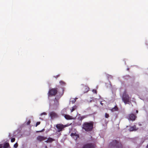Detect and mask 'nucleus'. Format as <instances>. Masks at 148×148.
<instances>
[{
  "label": "nucleus",
  "mask_w": 148,
  "mask_h": 148,
  "mask_svg": "<svg viewBox=\"0 0 148 148\" xmlns=\"http://www.w3.org/2000/svg\"><path fill=\"white\" fill-rule=\"evenodd\" d=\"M93 125V123L92 122H86L83 124L82 128L86 131L90 132L92 130Z\"/></svg>",
  "instance_id": "f257e3e1"
},
{
  "label": "nucleus",
  "mask_w": 148,
  "mask_h": 148,
  "mask_svg": "<svg viewBox=\"0 0 148 148\" xmlns=\"http://www.w3.org/2000/svg\"><path fill=\"white\" fill-rule=\"evenodd\" d=\"M59 103L58 100L55 98L54 100L50 101L49 107L52 110H56L58 107Z\"/></svg>",
  "instance_id": "f03ea898"
},
{
  "label": "nucleus",
  "mask_w": 148,
  "mask_h": 148,
  "mask_svg": "<svg viewBox=\"0 0 148 148\" xmlns=\"http://www.w3.org/2000/svg\"><path fill=\"white\" fill-rule=\"evenodd\" d=\"M122 99V101L125 104H129L130 102L131 97H129L126 90L124 91Z\"/></svg>",
  "instance_id": "7ed1b4c3"
},
{
  "label": "nucleus",
  "mask_w": 148,
  "mask_h": 148,
  "mask_svg": "<svg viewBox=\"0 0 148 148\" xmlns=\"http://www.w3.org/2000/svg\"><path fill=\"white\" fill-rule=\"evenodd\" d=\"M109 146V147L111 148H119L121 146V144L120 143L115 140H113L110 143Z\"/></svg>",
  "instance_id": "20e7f679"
},
{
  "label": "nucleus",
  "mask_w": 148,
  "mask_h": 148,
  "mask_svg": "<svg viewBox=\"0 0 148 148\" xmlns=\"http://www.w3.org/2000/svg\"><path fill=\"white\" fill-rule=\"evenodd\" d=\"M57 92V90L56 88H52L49 90L48 93V97L49 98L50 96L55 95Z\"/></svg>",
  "instance_id": "39448f33"
},
{
  "label": "nucleus",
  "mask_w": 148,
  "mask_h": 148,
  "mask_svg": "<svg viewBox=\"0 0 148 148\" xmlns=\"http://www.w3.org/2000/svg\"><path fill=\"white\" fill-rule=\"evenodd\" d=\"M48 115L51 119H53L58 117L57 114L53 111L50 112L49 113Z\"/></svg>",
  "instance_id": "423d86ee"
},
{
  "label": "nucleus",
  "mask_w": 148,
  "mask_h": 148,
  "mask_svg": "<svg viewBox=\"0 0 148 148\" xmlns=\"http://www.w3.org/2000/svg\"><path fill=\"white\" fill-rule=\"evenodd\" d=\"M95 147V145L94 144L89 143L85 144L83 148H94Z\"/></svg>",
  "instance_id": "0eeeda50"
},
{
  "label": "nucleus",
  "mask_w": 148,
  "mask_h": 148,
  "mask_svg": "<svg viewBox=\"0 0 148 148\" xmlns=\"http://www.w3.org/2000/svg\"><path fill=\"white\" fill-rule=\"evenodd\" d=\"M66 126H67L66 125L64 126L62 124H58L56 125V127L58 131V132H60L62 131L64 127Z\"/></svg>",
  "instance_id": "6e6552de"
},
{
  "label": "nucleus",
  "mask_w": 148,
  "mask_h": 148,
  "mask_svg": "<svg viewBox=\"0 0 148 148\" xmlns=\"http://www.w3.org/2000/svg\"><path fill=\"white\" fill-rule=\"evenodd\" d=\"M136 117V116L134 114H131L129 115L128 119L129 121L130 120L133 121L135 120Z\"/></svg>",
  "instance_id": "1a4fd4ad"
},
{
  "label": "nucleus",
  "mask_w": 148,
  "mask_h": 148,
  "mask_svg": "<svg viewBox=\"0 0 148 148\" xmlns=\"http://www.w3.org/2000/svg\"><path fill=\"white\" fill-rule=\"evenodd\" d=\"M47 113L45 112H43L41 113L40 115V117H39V119L42 120H43L45 118V116L47 115Z\"/></svg>",
  "instance_id": "9d476101"
},
{
  "label": "nucleus",
  "mask_w": 148,
  "mask_h": 148,
  "mask_svg": "<svg viewBox=\"0 0 148 148\" xmlns=\"http://www.w3.org/2000/svg\"><path fill=\"white\" fill-rule=\"evenodd\" d=\"M71 135L75 140H77V138L79 137L78 135L76 134V133H72L71 134Z\"/></svg>",
  "instance_id": "9b49d317"
},
{
  "label": "nucleus",
  "mask_w": 148,
  "mask_h": 148,
  "mask_svg": "<svg viewBox=\"0 0 148 148\" xmlns=\"http://www.w3.org/2000/svg\"><path fill=\"white\" fill-rule=\"evenodd\" d=\"M45 139H46V138L41 136H39L37 138V140L39 141H43L45 140Z\"/></svg>",
  "instance_id": "f8f14e48"
},
{
  "label": "nucleus",
  "mask_w": 148,
  "mask_h": 148,
  "mask_svg": "<svg viewBox=\"0 0 148 148\" xmlns=\"http://www.w3.org/2000/svg\"><path fill=\"white\" fill-rule=\"evenodd\" d=\"M82 123V121L78 119L75 120V125H80Z\"/></svg>",
  "instance_id": "ddd939ff"
},
{
  "label": "nucleus",
  "mask_w": 148,
  "mask_h": 148,
  "mask_svg": "<svg viewBox=\"0 0 148 148\" xmlns=\"http://www.w3.org/2000/svg\"><path fill=\"white\" fill-rule=\"evenodd\" d=\"M64 116L65 119L67 120H71L73 119V118L72 116L69 115H64Z\"/></svg>",
  "instance_id": "4468645a"
},
{
  "label": "nucleus",
  "mask_w": 148,
  "mask_h": 148,
  "mask_svg": "<svg viewBox=\"0 0 148 148\" xmlns=\"http://www.w3.org/2000/svg\"><path fill=\"white\" fill-rule=\"evenodd\" d=\"M9 146V144L8 143H5L3 145L2 144H0V148H7Z\"/></svg>",
  "instance_id": "2eb2a0df"
},
{
  "label": "nucleus",
  "mask_w": 148,
  "mask_h": 148,
  "mask_svg": "<svg viewBox=\"0 0 148 148\" xmlns=\"http://www.w3.org/2000/svg\"><path fill=\"white\" fill-rule=\"evenodd\" d=\"M138 129V128H136V126L135 125H134L133 126L130 127L129 129V130L130 131H136Z\"/></svg>",
  "instance_id": "dca6fc26"
},
{
  "label": "nucleus",
  "mask_w": 148,
  "mask_h": 148,
  "mask_svg": "<svg viewBox=\"0 0 148 148\" xmlns=\"http://www.w3.org/2000/svg\"><path fill=\"white\" fill-rule=\"evenodd\" d=\"M67 108H64L61 111V113L63 116H64V115H66L65 114L67 113Z\"/></svg>",
  "instance_id": "f3484780"
},
{
  "label": "nucleus",
  "mask_w": 148,
  "mask_h": 148,
  "mask_svg": "<svg viewBox=\"0 0 148 148\" xmlns=\"http://www.w3.org/2000/svg\"><path fill=\"white\" fill-rule=\"evenodd\" d=\"M77 106H74L72 107V108L71 109V112H72L73 111L75 110L76 109Z\"/></svg>",
  "instance_id": "a211bd4d"
},
{
  "label": "nucleus",
  "mask_w": 148,
  "mask_h": 148,
  "mask_svg": "<svg viewBox=\"0 0 148 148\" xmlns=\"http://www.w3.org/2000/svg\"><path fill=\"white\" fill-rule=\"evenodd\" d=\"M55 140L49 137L48 138V142L49 143H51L53 141H55Z\"/></svg>",
  "instance_id": "6ab92c4d"
},
{
  "label": "nucleus",
  "mask_w": 148,
  "mask_h": 148,
  "mask_svg": "<svg viewBox=\"0 0 148 148\" xmlns=\"http://www.w3.org/2000/svg\"><path fill=\"white\" fill-rule=\"evenodd\" d=\"M75 102V99L73 98H71L70 101V103L71 102L72 103H74Z\"/></svg>",
  "instance_id": "aec40b11"
},
{
  "label": "nucleus",
  "mask_w": 148,
  "mask_h": 148,
  "mask_svg": "<svg viewBox=\"0 0 148 148\" xmlns=\"http://www.w3.org/2000/svg\"><path fill=\"white\" fill-rule=\"evenodd\" d=\"M59 83L61 85H62V86H65L66 84L62 80L60 81L59 82Z\"/></svg>",
  "instance_id": "412c9836"
},
{
  "label": "nucleus",
  "mask_w": 148,
  "mask_h": 148,
  "mask_svg": "<svg viewBox=\"0 0 148 148\" xmlns=\"http://www.w3.org/2000/svg\"><path fill=\"white\" fill-rule=\"evenodd\" d=\"M118 110V108L116 106H115V107L114 108H112V109L111 110L112 111L114 112V111H117Z\"/></svg>",
  "instance_id": "4be33fe9"
},
{
  "label": "nucleus",
  "mask_w": 148,
  "mask_h": 148,
  "mask_svg": "<svg viewBox=\"0 0 148 148\" xmlns=\"http://www.w3.org/2000/svg\"><path fill=\"white\" fill-rule=\"evenodd\" d=\"M86 116H81L78 118L79 120H81V121H82V120L83 119L86 118Z\"/></svg>",
  "instance_id": "5701e85b"
},
{
  "label": "nucleus",
  "mask_w": 148,
  "mask_h": 148,
  "mask_svg": "<svg viewBox=\"0 0 148 148\" xmlns=\"http://www.w3.org/2000/svg\"><path fill=\"white\" fill-rule=\"evenodd\" d=\"M99 100L100 101V104L102 105V106H103V103H102V102H105L106 101L104 100H101V99H99Z\"/></svg>",
  "instance_id": "b1692460"
},
{
  "label": "nucleus",
  "mask_w": 148,
  "mask_h": 148,
  "mask_svg": "<svg viewBox=\"0 0 148 148\" xmlns=\"http://www.w3.org/2000/svg\"><path fill=\"white\" fill-rule=\"evenodd\" d=\"M18 146V144L17 143H16L14 145V147L15 148H16Z\"/></svg>",
  "instance_id": "393cba45"
},
{
  "label": "nucleus",
  "mask_w": 148,
  "mask_h": 148,
  "mask_svg": "<svg viewBox=\"0 0 148 148\" xmlns=\"http://www.w3.org/2000/svg\"><path fill=\"white\" fill-rule=\"evenodd\" d=\"M109 117V115L108 114L106 113L105 114V117L106 118H108Z\"/></svg>",
  "instance_id": "a878e982"
},
{
  "label": "nucleus",
  "mask_w": 148,
  "mask_h": 148,
  "mask_svg": "<svg viewBox=\"0 0 148 148\" xmlns=\"http://www.w3.org/2000/svg\"><path fill=\"white\" fill-rule=\"evenodd\" d=\"M15 140V138H11V142L12 143L14 142Z\"/></svg>",
  "instance_id": "bb28decb"
},
{
  "label": "nucleus",
  "mask_w": 148,
  "mask_h": 148,
  "mask_svg": "<svg viewBox=\"0 0 148 148\" xmlns=\"http://www.w3.org/2000/svg\"><path fill=\"white\" fill-rule=\"evenodd\" d=\"M40 124V122H37L36 124V127H37L38 125H39Z\"/></svg>",
  "instance_id": "cd10ccee"
},
{
  "label": "nucleus",
  "mask_w": 148,
  "mask_h": 148,
  "mask_svg": "<svg viewBox=\"0 0 148 148\" xmlns=\"http://www.w3.org/2000/svg\"><path fill=\"white\" fill-rule=\"evenodd\" d=\"M92 92H93V93H95L96 94H97V92L96 90H94V89H93L92 90Z\"/></svg>",
  "instance_id": "c85d7f7f"
},
{
  "label": "nucleus",
  "mask_w": 148,
  "mask_h": 148,
  "mask_svg": "<svg viewBox=\"0 0 148 148\" xmlns=\"http://www.w3.org/2000/svg\"><path fill=\"white\" fill-rule=\"evenodd\" d=\"M108 77V78H112V76L111 75H109Z\"/></svg>",
  "instance_id": "c756f323"
},
{
  "label": "nucleus",
  "mask_w": 148,
  "mask_h": 148,
  "mask_svg": "<svg viewBox=\"0 0 148 148\" xmlns=\"http://www.w3.org/2000/svg\"><path fill=\"white\" fill-rule=\"evenodd\" d=\"M30 123V121H28L27 122V125H28Z\"/></svg>",
  "instance_id": "7c9ffc66"
},
{
  "label": "nucleus",
  "mask_w": 148,
  "mask_h": 148,
  "mask_svg": "<svg viewBox=\"0 0 148 148\" xmlns=\"http://www.w3.org/2000/svg\"><path fill=\"white\" fill-rule=\"evenodd\" d=\"M86 89H87V91H88L89 90V88H88L87 87L86 88Z\"/></svg>",
  "instance_id": "2f4dec72"
},
{
  "label": "nucleus",
  "mask_w": 148,
  "mask_h": 148,
  "mask_svg": "<svg viewBox=\"0 0 148 148\" xmlns=\"http://www.w3.org/2000/svg\"><path fill=\"white\" fill-rule=\"evenodd\" d=\"M61 90H62V93H63V91H64L63 89H62V88H61Z\"/></svg>",
  "instance_id": "473e14b6"
},
{
  "label": "nucleus",
  "mask_w": 148,
  "mask_h": 148,
  "mask_svg": "<svg viewBox=\"0 0 148 148\" xmlns=\"http://www.w3.org/2000/svg\"><path fill=\"white\" fill-rule=\"evenodd\" d=\"M62 93H61L60 95V97L62 95Z\"/></svg>",
  "instance_id": "72a5a7b5"
},
{
  "label": "nucleus",
  "mask_w": 148,
  "mask_h": 148,
  "mask_svg": "<svg viewBox=\"0 0 148 148\" xmlns=\"http://www.w3.org/2000/svg\"><path fill=\"white\" fill-rule=\"evenodd\" d=\"M44 130V129H43L41 131H40V132H42Z\"/></svg>",
  "instance_id": "f704fd0d"
},
{
  "label": "nucleus",
  "mask_w": 148,
  "mask_h": 148,
  "mask_svg": "<svg viewBox=\"0 0 148 148\" xmlns=\"http://www.w3.org/2000/svg\"><path fill=\"white\" fill-rule=\"evenodd\" d=\"M45 142H47V143L48 142V139L46 141H45Z\"/></svg>",
  "instance_id": "c9c22d12"
},
{
  "label": "nucleus",
  "mask_w": 148,
  "mask_h": 148,
  "mask_svg": "<svg viewBox=\"0 0 148 148\" xmlns=\"http://www.w3.org/2000/svg\"><path fill=\"white\" fill-rule=\"evenodd\" d=\"M136 113H138V110H136Z\"/></svg>",
  "instance_id": "e433bc0d"
},
{
  "label": "nucleus",
  "mask_w": 148,
  "mask_h": 148,
  "mask_svg": "<svg viewBox=\"0 0 148 148\" xmlns=\"http://www.w3.org/2000/svg\"><path fill=\"white\" fill-rule=\"evenodd\" d=\"M45 148H47V146H45Z\"/></svg>",
  "instance_id": "4c0bfd02"
},
{
  "label": "nucleus",
  "mask_w": 148,
  "mask_h": 148,
  "mask_svg": "<svg viewBox=\"0 0 148 148\" xmlns=\"http://www.w3.org/2000/svg\"><path fill=\"white\" fill-rule=\"evenodd\" d=\"M139 126H141V124H139Z\"/></svg>",
  "instance_id": "58836bf2"
},
{
  "label": "nucleus",
  "mask_w": 148,
  "mask_h": 148,
  "mask_svg": "<svg viewBox=\"0 0 148 148\" xmlns=\"http://www.w3.org/2000/svg\"><path fill=\"white\" fill-rule=\"evenodd\" d=\"M59 76V75H58L57 76H56V78L58 77Z\"/></svg>",
  "instance_id": "ea45409f"
},
{
  "label": "nucleus",
  "mask_w": 148,
  "mask_h": 148,
  "mask_svg": "<svg viewBox=\"0 0 148 148\" xmlns=\"http://www.w3.org/2000/svg\"><path fill=\"white\" fill-rule=\"evenodd\" d=\"M77 98H75V100L77 99Z\"/></svg>",
  "instance_id": "a19ab883"
},
{
  "label": "nucleus",
  "mask_w": 148,
  "mask_h": 148,
  "mask_svg": "<svg viewBox=\"0 0 148 148\" xmlns=\"http://www.w3.org/2000/svg\"><path fill=\"white\" fill-rule=\"evenodd\" d=\"M147 148H148V145L147 146Z\"/></svg>",
  "instance_id": "79ce46f5"
},
{
  "label": "nucleus",
  "mask_w": 148,
  "mask_h": 148,
  "mask_svg": "<svg viewBox=\"0 0 148 148\" xmlns=\"http://www.w3.org/2000/svg\"><path fill=\"white\" fill-rule=\"evenodd\" d=\"M99 96V97H100V96Z\"/></svg>",
  "instance_id": "37998d69"
}]
</instances>
